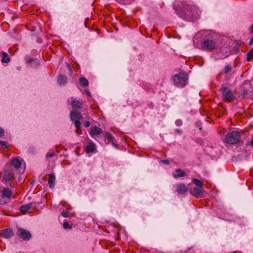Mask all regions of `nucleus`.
Segmentation results:
<instances>
[{
  "instance_id": "14",
  "label": "nucleus",
  "mask_w": 253,
  "mask_h": 253,
  "mask_svg": "<svg viewBox=\"0 0 253 253\" xmlns=\"http://www.w3.org/2000/svg\"><path fill=\"white\" fill-rule=\"evenodd\" d=\"M186 172L180 169H177L175 170V173H172V176L174 178H178L185 176Z\"/></svg>"
},
{
  "instance_id": "28",
  "label": "nucleus",
  "mask_w": 253,
  "mask_h": 253,
  "mask_svg": "<svg viewBox=\"0 0 253 253\" xmlns=\"http://www.w3.org/2000/svg\"><path fill=\"white\" fill-rule=\"evenodd\" d=\"M105 137L108 139L109 140V141H112L113 139V136L109 132H107L106 133H105Z\"/></svg>"
},
{
  "instance_id": "20",
  "label": "nucleus",
  "mask_w": 253,
  "mask_h": 253,
  "mask_svg": "<svg viewBox=\"0 0 253 253\" xmlns=\"http://www.w3.org/2000/svg\"><path fill=\"white\" fill-rule=\"evenodd\" d=\"M95 148V145L93 143L87 144L85 148V151L87 153L93 152Z\"/></svg>"
},
{
  "instance_id": "29",
  "label": "nucleus",
  "mask_w": 253,
  "mask_h": 253,
  "mask_svg": "<svg viewBox=\"0 0 253 253\" xmlns=\"http://www.w3.org/2000/svg\"><path fill=\"white\" fill-rule=\"evenodd\" d=\"M182 124V122L181 120H176L175 121V125L177 126H181Z\"/></svg>"
},
{
  "instance_id": "21",
  "label": "nucleus",
  "mask_w": 253,
  "mask_h": 253,
  "mask_svg": "<svg viewBox=\"0 0 253 253\" xmlns=\"http://www.w3.org/2000/svg\"><path fill=\"white\" fill-rule=\"evenodd\" d=\"M2 57L1 59V62L2 63H7L9 62L10 59L8 56V54L5 52H2Z\"/></svg>"
},
{
  "instance_id": "9",
  "label": "nucleus",
  "mask_w": 253,
  "mask_h": 253,
  "mask_svg": "<svg viewBox=\"0 0 253 253\" xmlns=\"http://www.w3.org/2000/svg\"><path fill=\"white\" fill-rule=\"evenodd\" d=\"M14 235V232L12 228H8L0 231V237L5 239H10Z\"/></svg>"
},
{
  "instance_id": "11",
  "label": "nucleus",
  "mask_w": 253,
  "mask_h": 253,
  "mask_svg": "<svg viewBox=\"0 0 253 253\" xmlns=\"http://www.w3.org/2000/svg\"><path fill=\"white\" fill-rule=\"evenodd\" d=\"M102 132V129L97 126H94L91 127L89 132L90 135L92 137H94L95 136L99 135Z\"/></svg>"
},
{
  "instance_id": "40",
  "label": "nucleus",
  "mask_w": 253,
  "mask_h": 253,
  "mask_svg": "<svg viewBox=\"0 0 253 253\" xmlns=\"http://www.w3.org/2000/svg\"><path fill=\"white\" fill-rule=\"evenodd\" d=\"M250 44H253V37L251 39Z\"/></svg>"
},
{
  "instance_id": "10",
  "label": "nucleus",
  "mask_w": 253,
  "mask_h": 253,
  "mask_svg": "<svg viewBox=\"0 0 253 253\" xmlns=\"http://www.w3.org/2000/svg\"><path fill=\"white\" fill-rule=\"evenodd\" d=\"M176 191L179 194H184L188 191V187L182 183H180L176 185Z\"/></svg>"
},
{
  "instance_id": "36",
  "label": "nucleus",
  "mask_w": 253,
  "mask_h": 253,
  "mask_svg": "<svg viewBox=\"0 0 253 253\" xmlns=\"http://www.w3.org/2000/svg\"><path fill=\"white\" fill-rule=\"evenodd\" d=\"M248 144L253 148V135L252 136L251 141L248 143Z\"/></svg>"
},
{
  "instance_id": "4",
  "label": "nucleus",
  "mask_w": 253,
  "mask_h": 253,
  "mask_svg": "<svg viewBox=\"0 0 253 253\" xmlns=\"http://www.w3.org/2000/svg\"><path fill=\"white\" fill-rule=\"evenodd\" d=\"M220 91L222 93L223 99L226 101L231 102L236 99L235 96L230 88L222 86L220 88Z\"/></svg>"
},
{
  "instance_id": "26",
  "label": "nucleus",
  "mask_w": 253,
  "mask_h": 253,
  "mask_svg": "<svg viewBox=\"0 0 253 253\" xmlns=\"http://www.w3.org/2000/svg\"><path fill=\"white\" fill-rule=\"evenodd\" d=\"M74 123H75V127H76L77 129L76 130V132L77 133L78 132V131H79L80 129V125H81V123H80V121H75V122H73Z\"/></svg>"
},
{
  "instance_id": "31",
  "label": "nucleus",
  "mask_w": 253,
  "mask_h": 253,
  "mask_svg": "<svg viewBox=\"0 0 253 253\" xmlns=\"http://www.w3.org/2000/svg\"><path fill=\"white\" fill-rule=\"evenodd\" d=\"M248 92H249V90L248 89H244L243 91V92L242 93V96L245 97V96H246V95H247L248 94Z\"/></svg>"
},
{
  "instance_id": "33",
  "label": "nucleus",
  "mask_w": 253,
  "mask_h": 253,
  "mask_svg": "<svg viewBox=\"0 0 253 253\" xmlns=\"http://www.w3.org/2000/svg\"><path fill=\"white\" fill-rule=\"evenodd\" d=\"M160 162L166 165L169 164V161L168 160H162L160 161Z\"/></svg>"
},
{
  "instance_id": "12",
  "label": "nucleus",
  "mask_w": 253,
  "mask_h": 253,
  "mask_svg": "<svg viewBox=\"0 0 253 253\" xmlns=\"http://www.w3.org/2000/svg\"><path fill=\"white\" fill-rule=\"evenodd\" d=\"M71 120L72 122L80 121L82 118L80 113L75 111H72L70 114Z\"/></svg>"
},
{
  "instance_id": "35",
  "label": "nucleus",
  "mask_w": 253,
  "mask_h": 253,
  "mask_svg": "<svg viewBox=\"0 0 253 253\" xmlns=\"http://www.w3.org/2000/svg\"><path fill=\"white\" fill-rule=\"evenodd\" d=\"M54 155V152H52V153H47V154H46V157H47V158H51V157H53Z\"/></svg>"
},
{
  "instance_id": "17",
  "label": "nucleus",
  "mask_w": 253,
  "mask_h": 253,
  "mask_svg": "<svg viewBox=\"0 0 253 253\" xmlns=\"http://www.w3.org/2000/svg\"><path fill=\"white\" fill-rule=\"evenodd\" d=\"M12 165L16 169H19L21 166V162L17 158H14L11 160Z\"/></svg>"
},
{
  "instance_id": "43",
  "label": "nucleus",
  "mask_w": 253,
  "mask_h": 253,
  "mask_svg": "<svg viewBox=\"0 0 253 253\" xmlns=\"http://www.w3.org/2000/svg\"><path fill=\"white\" fill-rule=\"evenodd\" d=\"M9 185L11 187H12V184L11 183H9Z\"/></svg>"
},
{
  "instance_id": "23",
  "label": "nucleus",
  "mask_w": 253,
  "mask_h": 253,
  "mask_svg": "<svg viewBox=\"0 0 253 253\" xmlns=\"http://www.w3.org/2000/svg\"><path fill=\"white\" fill-rule=\"evenodd\" d=\"M192 182L197 185L198 187H203V183L201 180L197 178H193L192 179Z\"/></svg>"
},
{
  "instance_id": "25",
  "label": "nucleus",
  "mask_w": 253,
  "mask_h": 253,
  "mask_svg": "<svg viewBox=\"0 0 253 253\" xmlns=\"http://www.w3.org/2000/svg\"><path fill=\"white\" fill-rule=\"evenodd\" d=\"M232 70V66L230 65H226L223 70V73L224 74H228L231 72Z\"/></svg>"
},
{
  "instance_id": "5",
  "label": "nucleus",
  "mask_w": 253,
  "mask_h": 253,
  "mask_svg": "<svg viewBox=\"0 0 253 253\" xmlns=\"http://www.w3.org/2000/svg\"><path fill=\"white\" fill-rule=\"evenodd\" d=\"M192 12L188 13L187 12H185L186 16H184L186 18V20L188 21H193L199 18L200 15V11L199 9L195 6H192Z\"/></svg>"
},
{
  "instance_id": "30",
  "label": "nucleus",
  "mask_w": 253,
  "mask_h": 253,
  "mask_svg": "<svg viewBox=\"0 0 253 253\" xmlns=\"http://www.w3.org/2000/svg\"><path fill=\"white\" fill-rule=\"evenodd\" d=\"M63 225V227L65 229H67V228H70L69 224L68 223V222H64Z\"/></svg>"
},
{
  "instance_id": "22",
  "label": "nucleus",
  "mask_w": 253,
  "mask_h": 253,
  "mask_svg": "<svg viewBox=\"0 0 253 253\" xmlns=\"http://www.w3.org/2000/svg\"><path fill=\"white\" fill-rule=\"evenodd\" d=\"M79 83L82 86H86L88 84V82L84 77H82L79 80Z\"/></svg>"
},
{
  "instance_id": "7",
  "label": "nucleus",
  "mask_w": 253,
  "mask_h": 253,
  "mask_svg": "<svg viewBox=\"0 0 253 253\" xmlns=\"http://www.w3.org/2000/svg\"><path fill=\"white\" fill-rule=\"evenodd\" d=\"M192 6L189 5L184 6L182 8H180L179 9L176 10V13L179 15L180 17L186 20V18L184 16H186L185 12H187L188 13H191L192 11Z\"/></svg>"
},
{
  "instance_id": "13",
  "label": "nucleus",
  "mask_w": 253,
  "mask_h": 253,
  "mask_svg": "<svg viewBox=\"0 0 253 253\" xmlns=\"http://www.w3.org/2000/svg\"><path fill=\"white\" fill-rule=\"evenodd\" d=\"M72 101L71 104L73 108L74 109H80L83 106V103L79 100L74 99L73 97L71 98Z\"/></svg>"
},
{
  "instance_id": "41",
  "label": "nucleus",
  "mask_w": 253,
  "mask_h": 253,
  "mask_svg": "<svg viewBox=\"0 0 253 253\" xmlns=\"http://www.w3.org/2000/svg\"><path fill=\"white\" fill-rule=\"evenodd\" d=\"M85 92L87 95L90 96V93L87 90H85Z\"/></svg>"
},
{
  "instance_id": "38",
  "label": "nucleus",
  "mask_w": 253,
  "mask_h": 253,
  "mask_svg": "<svg viewBox=\"0 0 253 253\" xmlns=\"http://www.w3.org/2000/svg\"><path fill=\"white\" fill-rule=\"evenodd\" d=\"M3 133H4L3 130L0 127V137H1L3 135Z\"/></svg>"
},
{
  "instance_id": "3",
  "label": "nucleus",
  "mask_w": 253,
  "mask_h": 253,
  "mask_svg": "<svg viewBox=\"0 0 253 253\" xmlns=\"http://www.w3.org/2000/svg\"><path fill=\"white\" fill-rule=\"evenodd\" d=\"M241 136L238 131L228 133L225 136L224 142L230 144H235L240 141Z\"/></svg>"
},
{
  "instance_id": "39",
  "label": "nucleus",
  "mask_w": 253,
  "mask_h": 253,
  "mask_svg": "<svg viewBox=\"0 0 253 253\" xmlns=\"http://www.w3.org/2000/svg\"><path fill=\"white\" fill-rule=\"evenodd\" d=\"M175 131L179 134H181L182 132V129L177 128L175 130Z\"/></svg>"
},
{
  "instance_id": "19",
  "label": "nucleus",
  "mask_w": 253,
  "mask_h": 253,
  "mask_svg": "<svg viewBox=\"0 0 253 253\" xmlns=\"http://www.w3.org/2000/svg\"><path fill=\"white\" fill-rule=\"evenodd\" d=\"M12 193V192L10 190L7 188H4L2 190V196L6 198H10L11 197Z\"/></svg>"
},
{
  "instance_id": "6",
  "label": "nucleus",
  "mask_w": 253,
  "mask_h": 253,
  "mask_svg": "<svg viewBox=\"0 0 253 253\" xmlns=\"http://www.w3.org/2000/svg\"><path fill=\"white\" fill-rule=\"evenodd\" d=\"M17 229L16 234L21 239L24 240H29L31 238L32 235L29 231L19 227H17Z\"/></svg>"
},
{
  "instance_id": "15",
  "label": "nucleus",
  "mask_w": 253,
  "mask_h": 253,
  "mask_svg": "<svg viewBox=\"0 0 253 253\" xmlns=\"http://www.w3.org/2000/svg\"><path fill=\"white\" fill-rule=\"evenodd\" d=\"M55 180V176L54 174H50L48 179V183L50 188H52L54 187V182Z\"/></svg>"
},
{
  "instance_id": "8",
  "label": "nucleus",
  "mask_w": 253,
  "mask_h": 253,
  "mask_svg": "<svg viewBox=\"0 0 253 253\" xmlns=\"http://www.w3.org/2000/svg\"><path fill=\"white\" fill-rule=\"evenodd\" d=\"M190 193L197 198L204 196V190L203 187H195L190 191Z\"/></svg>"
},
{
  "instance_id": "42",
  "label": "nucleus",
  "mask_w": 253,
  "mask_h": 253,
  "mask_svg": "<svg viewBox=\"0 0 253 253\" xmlns=\"http://www.w3.org/2000/svg\"><path fill=\"white\" fill-rule=\"evenodd\" d=\"M251 32L253 33V23L250 29Z\"/></svg>"
},
{
  "instance_id": "37",
  "label": "nucleus",
  "mask_w": 253,
  "mask_h": 253,
  "mask_svg": "<svg viewBox=\"0 0 253 253\" xmlns=\"http://www.w3.org/2000/svg\"><path fill=\"white\" fill-rule=\"evenodd\" d=\"M90 125V124L89 121H85L84 124V126L86 127H89Z\"/></svg>"
},
{
  "instance_id": "18",
  "label": "nucleus",
  "mask_w": 253,
  "mask_h": 253,
  "mask_svg": "<svg viewBox=\"0 0 253 253\" xmlns=\"http://www.w3.org/2000/svg\"><path fill=\"white\" fill-rule=\"evenodd\" d=\"M33 204L32 203H30L28 204L23 205L20 207V209L21 211L25 212L32 208Z\"/></svg>"
},
{
  "instance_id": "2",
  "label": "nucleus",
  "mask_w": 253,
  "mask_h": 253,
  "mask_svg": "<svg viewBox=\"0 0 253 253\" xmlns=\"http://www.w3.org/2000/svg\"><path fill=\"white\" fill-rule=\"evenodd\" d=\"M173 80L175 85L178 87H183L187 83L188 75L184 72L180 73L175 75Z\"/></svg>"
},
{
  "instance_id": "27",
  "label": "nucleus",
  "mask_w": 253,
  "mask_h": 253,
  "mask_svg": "<svg viewBox=\"0 0 253 253\" xmlns=\"http://www.w3.org/2000/svg\"><path fill=\"white\" fill-rule=\"evenodd\" d=\"M0 145L3 148H7L9 146V144L7 142L3 141H0Z\"/></svg>"
},
{
  "instance_id": "24",
  "label": "nucleus",
  "mask_w": 253,
  "mask_h": 253,
  "mask_svg": "<svg viewBox=\"0 0 253 253\" xmlns=\"http://www.w3.org/2000/svg\"><path fill=\"white\" fill-rule=\"evenodd\" d=\"M253 58V49H251L247 53V61H249Z\"/></svg>"
},
{
  "instance_id": "32",
  "label": "nucleus",
  "mask_w": 253,
  "mask_h": 253,
  "mask_svg": "<svg viewBox=\"0 0 253 253\" xmlns=\"http://www.w3.org/2000/svg\"><path fill=\"white\" fill-rule=\"evenodd\" d=\"M61 214H62V216H63L64 217H67L69 215V212L63 211L62 212Z\"/></svg>"
},
{
  "instance_id": "16",
  "label": "nucleus",
  "mask_w": 253,
  "mask_h": 253,
  "mask_svg": "<svg viewBox=\"0 0 253 253\" xmlns=\"http://www.w3.org/2000/svg\"><path fill=\"white\" fill-rule=\"evenodd\" d=\"M67 81V79L64 75H60L57 79V82L60 85L65 84L66 83Z\"/></svg>"
},
{
  "instance_id": "34",
  "label": "nucleus",
  "mask_w": 253,
  "mask_h": 253,
  "mask_svg": "<svg viewBox=\"0 0 253 253\" xmlns=\"http://www.w3.org/2000/svg\"><path fill=\"white\" fill-rule=\"evenodd\" d=\"M3 179L6 181H9L10 180V177L8 176V175H4V177H3Z\"/></svg>"
},
{
  "instance_id": "1",
  "label": "nucleus",
  "mask_w": 253,
  "mask_h": 253,
  "mask_svg": "<svg viewBox=\"0 0 253 253\" xmlns=\"http://www.w3.org/2000/svg\"><path fill=\"white\" fill-rule=\"evenodd\" d=\"M212 37L211 36H210L208 39H204L202 43V48L206 50L211 51L218 46V43L216 40H211L210 38Z\"/></svg>"
}]
</instances>
